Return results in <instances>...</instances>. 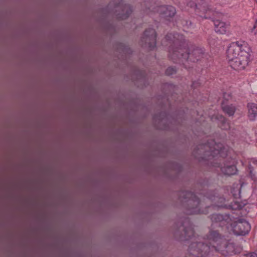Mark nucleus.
Masks as SVG:
<instances>
[{
    "mask_svg": "<svg viewBox=\"0 0 257 257\" xmlns=\"http://www.w3.org/2000/svg\"><path fill=\"white\" fill-rule=\"evenodd\" d=\"M231 225L234 234L238 235L247 234L250 229L249 224L244 220L234 221L231 224Z\"/></svg>",
    "mask_w": 257,
    "mask_h": 257,
    "instance_id": "1a4fd4ad",
    "label": "nucleus"
},
{
    "mask_svg": "<svg viewBox=\"0 0 257 257\" xmlns=\"http://www.w3.org/2000/svg\"><path fill=\"white\" fill-rule=\"evenodd\" d=\"M222 108L223 111L229 116L232 115L234 114L235 110V107L232 105H225L224 104H222Z\"/></svg>",
    "mask_w": 257,
    "mask_h": 257,
    "instance_id": "dca6fc26",
    "label": "nucleus"
},
{
    "mask_svg": "<svg viewBox=\"0 0 257 257\" xmlns=\"http://www.w3.org/2000/svg\"><path fill=\"white\" fill-rule=\"evenodd\" d=\"M169 56L171 59L175 60L177 59L183 60H188L195 62L200 59L204 55V51L201 48L194 49L191 53L188 52V49L186 47H178L172 46L169 51Z\"/></svg>",
    "mask_w": 257,
    "mask_h": 257,
    "instance_id": "423d86ee",
    "label": "nucleus"
},
{
    "mask_svg": "<svg viewBox=\"0 0 257 257\" xmlns=\"http://www.w3.org/2000/svg\"><path fill=\"white\" fill-rule=\"evenodd\" d=\"M210 245V250L213 249L220 251L223 255L231 254L233 252L234 247L231 243H228L226 241L222 239L221 236L216 231H210L206 238H204Z\"/></svg>",
    "mask_w": 257,
    "mask_h": 257,
    "instance_id": "20e7f679",
    "label": "nucleus"
},
{
    "mask_svg": "<svg viewBox=\"0 0 257 257\" xmlns=\"http://www.w3.org/2000/svg\"><path fill=\"white\" fill-rule=\"evenodd\" d=\"M180 200L186 202L185 206L186 212L189 214H207L210 206L208 205L209 198H204L200 200L192 193L188 191L182 192L180 195Z\"/></svg>",
    "mask_w": 257,
    "mask_h": 257,
    "instance_id": "7ed1b4c3",
    "label": "nucleus"
},
{
    "mask_svg": "<svg viewBox=\"0 0 257 257\" xmlns=\"http://www.w3.org/2000/svg\"><path fill=\"white\" fill-rule=\"evenodd\" d=\"M256 26H257V21L255 22V26H254V28H255V27Z\"/></svg>",
    "mask_w": 257,
    "mask_h": 257,
    "instance_id": "4be33fe9",
    "label": "nucleus"
},
{
    "mask_svg": "<svg viewBox=\"0 0 257 257\" xmlns=\"http://www.w3.org/2000/svg\"><path fill=\"white\" fill-rule=\"evenodd\" d=\"M176 72L174 68L172 67L168 68L166 71V74L168 75H172Z\"/></svg>",
    "mask_w": 257,
    "mask_h": 257,
    "instance_id": "a211bd4d",
    "label": "nucleus"
},
{
    "mask_svg": "<svg viewBox=\"0 0 257 257\" xmlns=\"http://www.w3.org/2000/svg\"><path fill=\"white\" fill-rule=\"evenodd\" d=\"M249 257H257V252H252L249 254Z\"/></svg>",
    "mask_w": 257,
    "mask_h": 257,
    "instance_id": "aec40b11",
    "label": "nucleus"
},
{
    "mask_svg": "<svg viewBox=\"0 0 257 257\" xmlns=\"http://www.w3.org/2000/svg\"><path fill=\"white\" fill-rule=\"evenodd\" d=\"M221 170L223 173L227 175H232L236 173V168L234 165H224L221 168Z\"/></svg>",
    "mask_w": 257,
    "mask_h": 257,
    "instance_id": "ddd939ff",
    "label": "nucleus"
},
{
    "mask_svg": "<svg viewBox=\"0 0 257 257\" xmlns=\"http://www.w3.org/2000/svg\"><path fill=\"white\" fill-rule=\"evenodd\" d=\"M247 107L248 117L250 120H253L257 116V104L249 103Z\"/></svg>",
    "mask_w": 257,
    "mask_h": 257,
    "instance_id": "f8f14e48",
    "label": "nucleus"
},
{
    "mask_svg": "<svg viewBox=\"0 0 257 257\" xmlns=\"http://www.w3.org/2000/svg\"><path fill=\"white\" fill-rule=\"evenodd\" d=\"M249 176L252 180L254 181H257V176L256 174L254 173L252 171H250Z\"/></svg>",
    "mask_w": 257,
    "mask_h": 257,
    "instance_id": "6ab92c4d",
    "label": "nucleus"
},
{
    "mask_svg": "<svg viewBox=\"0 0 257 257\" xmlns=\"http://www.w3.org/2000/svg\"><path fill=\"white\" fill-rule=\"evenodd\" d=\"M117 11L121 10V12L117 14L118 18L120 19H125L131 14L132 11L130 7L128 6H121L117 7Z\"/></svg>",
    "mask_w": 257,
    "mask_h": 257,
    "instance_id": "9b49d317",
    "label": "nucleus"
},
{
    "mask_svg": "<svg viewBox=\"0 0 257 257\" xmlns=\"http://www.w3.org/2000/svg\"><path fill=\"white\" fill-rule=\"evenodd\" d=\"M152 11L159 13L166 19L173 17L176 13L175 9L171 6H159L153 9Z\"/></svg>",
    "mask_w": 257,
    "mask_h": 257,
    "instance_id": "9d476101",
    "label": "nucleus"
},
{
    "mask_svg": "<svg viewBox=\"0 0 257 257\" xmlns=\"http://www.w3.org/2000/svg\"><path fill=\"white\" fill-rule=\"evenodd\" d=\"M211 219L213 222H218L224 221L227 223L228 222V220L229 219L226 215L224 216L222 215L217 214L212 215Z\"/></svg>",
    "mask_w": 257,
    "mask_h": 257,
    "instance_id": "4468645a",
    "label": "nucleus"
},
{
    "mask_svg": "<svg viewBox=\"0 0 257 257\" xmlns=\"http://www.w3.org/2000/svg\"><path fill=\"white\" fill-rule=\"evenodd\" d=\"M240 59H240V56H239V57H238V58H236V59H235V60H236V61H237V64H239V63H239L240 60H240Z\"/></svg>",
    "mask_w": 257,
    "mask_h": 257,
    "instance_id": "412c9836",
    "label": "nucleus"
},
{
    "mask_svg": "<svg viewBox=\"0 0 257 257\" xmlns=\"http://www.w3.org/2000/svg\"><path fill=\"white\" fill-rule=\"evenodd\" d=\"M209 201H207L209 204L211 202L214 203V205L219 207H223V203L224 202L225 199L223 198L218 197L217 196L214 197L213 198L209 199Z\"/></svg>",
    "mask_w": 257,
    "mask_h": 257,
    "instance_id": "2eb2a0df",
    "label": "nucleus"
},
{
    "mask_svg": "<svg viewBox=\"0 0 257 257\" xmlns=\"http://www.w3.org/2000/svg\"><path fill=\"white\" fill-rule=\"evenodd\" d=\"M246 44L244 42L232 43L227 51V57L230 66L234 69H244L249 62V55L245 50Z\"/></svg>",
    "mask_w": 257,
    "mask_h": 257,
    "instance_id": "f03ea898",
    "label": "nucleus"
},
{
    "mask_svg": "<svg viewBox=\"0 0 257 257\" xmlns=\"http://www.w3.org/2000/svg\"><path fill=\"white\" fill-rule=\"evenodd\" d=\"M202 5L203 6L199 9L205 13L204 18L212 19L214 22L215 31L216 33L221 34H225L227 31L228 25L216 19L217 18H220L222 16V14L210 9L207 7L205 3H203Z\"/></svg>",
    "mask_w": 257,
    "mask_h": 257,
    "instance_id": "0eeeda50",
    "label": "nucleus"
},
{
    "mask_svg": "<svg viewBox=\"0 0 257 257\" xmlns=\"http://www.w3.org/2000/svg\"><path fill=\"white\" fill-rule=\"evenodd\" d=\"M156 34L154 29H149L147 30L141 39V43L145 47H148L150 49H153L156 46Z\"/></svg>",
    "mask_w": 257,
    "mask_h": 257,
    "instance_id": "6e6552de",
    "label": "nucleus"
},
{
    "mask_svg": "<svg viewBox=\"0 0 257 257\" xmlns=\"http://www.w3.org/2000/svg\"><path fill=\"white\" fill-rule=\"evenodd\" d=\"M223 151L222 144H216L213 140L210 141L207 144L199 145L194 151L193 155L198 159H210L218 155L222 156Z\"/></svg>",
    "mask_w": 257,
    "mask_h": 257,
    "instance_id": "39448f33",
    "label": "nucleus"
},
{
    "mask_svg": "<svg viewBox=\"0 0 257 257\" xmlns=\"http://www.w3.org/2000/svg\"><path fill=\"white\" fill-rule=\"evenodd\" d=\"M183 230L179 239L182 241L193 239L188 248L189 254L193 257H202L207 254L210 247L208 244H204V242H201L200 238L196 237L193 225L186 219L183 222Z\"/></svg>",
    "mask_w": 257,
    "mask_h": 257,
    "instance_id": "f257e3e1",
    "label": "nucleus"
},
{
    "mask_svg": "<svg viewBox=\"0 0 257 257\" xmlns=\"http://www.w3.org/2000/svg\"><path fill=\"white\" fill-rule=\"evenodd\" d=\"M217 118V119H220V121L222 123L220 126L222 129L226 130L229 127L228 123L226 122L225 118L223 116L219 115Z\"/></svg>",
    "mask_w": 257,
    "mask_h": 257,
    "instance_id": "f3484780",
    "label": "nucleus"
}]
</instances>
